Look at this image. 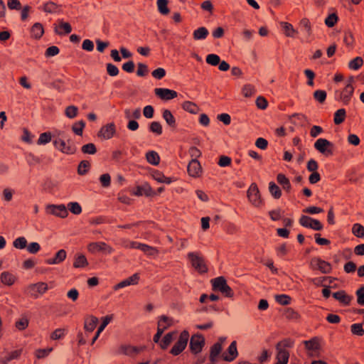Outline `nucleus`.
<instances>
[{
    "instance_id": "f257e3e1",
    "label": "nucleus",
    "mask_w": 364,
    "mask_h": 364,
    "mask_svg": "<svg viewBox=\"0 0 364 364\" xmlns=\"http://www.w3.org/2000/svg\"><path fill=\"white\" fill-rule=\"evenodd\" d=\"M213 289L221 292L227 297H232L233 291L227 284L226 280L223 277H218L211 280Z\"/></svg>"
},
{
    "instance_id": "f03ea898",
    "label": "nucleus",
    "mask_w": 364,
    "mask_h": 364,
    "mask_svg": "<svg viewBox=\"0 0 364 364\" xmlns=\"http://www.w3.org/2000/svg\"><path fill=\"white\" fill-rule=\"evenodd\" d=\"M188 257L192 267L200 273H205L208 271L204 259L198 252H189Z\"/></svg>"
},
{
    "instance_id": "7ed1b4c3",
    "label": "nucleus",
    "mask_w": 364,
    "mask_h": 364,
    "mask_svg": "<svg viewBox=\"0 0 364 364\" xmlns=\"http://www.w3.org/2000/svg\"><path fill=\"white\" fill-rule=\"evenodd\" d=\"M247 196L249 201L255 207H259L262 205V200L261 198L259 188L256 183H252L247 191Z\"/></svg>"
},
{
    "instance_id": "20e7f679",
    "label": "nucleus",
    "mask_w": 364,
    "mask_h": 364,
    "mask_svg": "<svg viewBox=\"0 0 364 364\" xmlns=\"http://www.w3.org/2000/svg\"><path fill=\"white\" fill-rule=\"evenodd\" d=\"M189 338V333L188 331L184 330L181 332L178 340L174 344L171 350V353L173 355H178L186 348Z\"/></svg>"
},
{
    "instance_id": "39448f33",
    "label": "nucleus",
    "mask_w": 364,
    "mask_h": 364,
    "mask_svg": "<svg viewBox=\"0 0 364 364\" xmlns=\"http://www.w3.org/2000/svg\"><path fill=\"white\" fill-rule=\"evenodd\" d=\"M333 144L323 138L318 139L314 143V148L324 156H330L333 154Z\"/></svg>"
},
{
    "instance_id": "423d86ee",
    "label": "nucleus",
    "mask_w": 364,
    "mask_h": 364,
    "mask_svg": "<svg viewBox=\"0 0 364 364\" xmlns=\"http://www.w3.org/2000/svg\"><path fill=\"white\" fill-rule=\"evenodd\" d=\"M353 77H350L344 89L339 93V100L344 104L348 105L354 92L353 82Z\"/></svg>"
},
{
    "instance_id": "0eeeda50",
    "label": "nucleus",
    "mask_w": 364,
    "mask_h": 364,
    "mask_svg": "<svg viewBox=\"0 0 364 364\" xmlns=\"http://www.w3.org/2000/svg\"><path fill=\"white\" fill-rule=\"evenodd\" d=\"M48 289V286L44 282H38L36 284H30L28 288V292L31 296L38 298L43 294Z\"/></svg>"
},
{
    "instance_id": "6e6552de",
    "label": "nucleus",
    "mask_w": 364,
    "mask_h": 364,
    "mask_svg": "<svg viewBox=\"0 0 364 364\" xmlns=\"http://www.w3.org/2000/svg\"><path fill=\"white\" fill-rule=\"evenodd\" d=\"M87 250L91 253L102 252L106 254H111L113 252L112 247L103 242H91L87 245Z\"/></svg>"
},
{
    "instance_id": "1a4fd4ad",
    "label": "nucleus",
    "mask_w": 364,
    "mask_h": 364,
    "mask_svg": "<svg viewBox=\"0 0 364 364\" xmlns=\"http://www.w3.org/2000/svg\"><path fill=\"white\" fill-rule=\"evenodd\" d=\"M311 267L314 269H318L322 273L327 274L331 272V264L318 257H314L311 260L310 262Z\"/></svg>"
},
{
    "instance_id": "9d476101",
    "label": "nucleus",
    "mask_w": 364,
    "mask_h": 364,
    "mask_svg": "<svg viewBox=\"0 0 364 364\" xmlns=\"http://www.w3.org/2000/svg\"><path fill=\"white\" fill-rule=\"evenodd\" d=\"M46 212L55 216L64 218L68 216V210L65 205H48L46 206Z\"/></svg>"
},
{
    "instance_id": "9b49d317",
    "label": "nucleus",
    "mask_w": 364,
    "mask_h": 364,
    "mask_svg": "<svg viewBox=\"0 0 364 364\" xmlns=\"http://www.w3.org/2000/svg\"><path fill=\"white\" fill-rule=\"evenodd\" d=\"M299 223L306 228H309L315 230H321L323 228L321 223L306 215H302L299 220Z\"/></svg>"
},
{
    "instance_id": "f8f14e48",
    "label": "nucleus",
    "mask_w": 364,
    "mask_h": 364,
    "mask_svg": "<svg viewBox=\"0 0 364 364\" xmlns=\"http://www.w3.org/2000/svg\"><path fill=\"white\" fill-rule=\"evenodd\" d=\"M53 145L55 149L63 154H72L75 152V149L69 144H67L62 138L55 137V139H53Z\"/></svg>"
},
{
    "instance_id": "ddd939ff",
    "label": "nucleus",
    "mask_w": 364,
    "mask_h": 364,
    "mask_svg": "<svg viewBox=\"0 0 364 364\" xmlns=\"http://www.w3.org/2000/svg\"><path fill=\"white\" fill-rule=\"evenodd\" d=\"M303 343L310 356H314L320 349L319 339L317 337H314L309 341H304Z\"/></svg>"
},
{
    "instance_id": "4468645a",
    "label": "nucleus",
    "mask_w": 364,
    "mask_h": 364,
    "mask_svg": "<svg viewBox=\"0 0 364 364\" xmlns=\"http://www.w3.org/2000/svg\"><path fill=\"white\" fill-rule=\"evenodd\" d=\"M204 345V338L201 335H193L190 341V348L193 353H198L201 351Z\"/></svg>"
},
{
    "instance_id": "2eb2a0df",
    "label": "nucleus",
    "mask_w": 364,
    "mask_h": 364,
    "mask_svg": "<svg viewBox=\"0 0 364 364\" xmlns=\"http://www.w3.org/2000/svg\"><path fill=\"white\" fill-rule=\"evenodd\" d=\"M155 95L163 100H169L177 97V92L168 88H155Z\"/></svg>"
},
{
    "instance_id": "dca6fc26",
    "label": "nucleus",
    "mask_w": 364,
    "mask_h": 364,
    "mask_svg": "<svg viewBox=\"0 0 364 364\" xmlns=\"http://www.w3.org/2000/svg\"><path fill=\"white\" fill-rule=\"evenodd\" d=\"M237 355V342L234 341L230 343L227 351L223 353L221 356L225 360L231 362L234 360Z\"/></svg>"
},
{
    "instance_id": "f3484780",
    "label": "nucleus",
    "mask_w": 364,
    "mask_h": 364,
    "mask_svg": "<svg viewBox=\"0 0 364 364\" xmlns=\"http://www.w3.org/2000/svg\"><path fill=\"white\" fill-rule=\"evenodd\" d=\"M115 132L116 129L114 124L109 123L103 126L100 129L98 136L104 139H109L114 136Z\"/></svg>"
},
{
    "instance_id": "a211bd4d",
    "label": "nucleus",
    "mask_w": 364,
    "mask_h": 364,
    "mask_svg": "<svg viewBox=\"0 0 364 364\" xmlns=\"http://www.w3.org/2000/svg\"><path fill=\"white\" fill-rule=\"evenodd\" d=\"M54 31L58 35L63 36L70 33L72 31V28L70 23L59 19L58 23L54 24Z\"/></svg>"
},
{
    "instance_id": "6ab92c4d",
    "label": "nucleus",
    "mask_w": 364,
    "mask_h": 364,
    "mask_svg": "<svg viewBox=\"0 0 364 364\" xmlns=\"http://www.w3.org/2000/svg\"><path fill=\"white\" fill-rule=\"evenodd\" d=\"M276 349L277 351L276 364H287L289 358V352L282 347V343H278Z\"/></svg>"
},
{
    "instance_id": "aec40b11",
    "label": "nucleus",
    "mask_w": 364,
    "mask_h": 364,
    "mask_svg": "<svg viewBox=\"0 0 364 364\" xmlns=\"http://www.w3.org/2000/svg\"><path fill=\"white\" fill-rule=\"evenodd\" d=\"M142 350L143 348H137L129 345H122L118 348L117 353L123 354L128 356H133L134 355L138 354Z\"/></svg>"
},
{
    "instance_id": "412c9836",
    "label": "nucleus",
    "mask_w": 364,
    "mask_h": 364,
    "mask_svg": "<svg viewBox=\"0 0 364 364\" xmlns=\"http://www.w3.org/2000/svg\"><path fill=\"white\" fill-rule=\"evenodd\" d=\"M139 279V277L138 274H134L132 276L129 277V278L122 281L117 285L114 287V290H118L122 288H124L126 287L130 286V285H134L138 283V281Z\"/></svg>"
},
{
    "instance_id": "4be33fe9",
    "label": "nucleus",
    "mask_w": 364,
    "mask_h": 364,
    "mask_svg": "<svg viewBox=\"0 0 364 364\" xmlns=\"http://www.w3.org/2000/svg\"><path fill=\"white\" fill-rule=\"evenodd\" d=\"M188 172L192 177H198L201 173V166L197 159H192L188 166Z\"/></svg>"
},
{
    "instance_id": "5701e85b",
    "label": "nucleus",
    "mask_w": 364,
    "mask_h": 364,
    "mask_svg": "<svg viewBox=\"0 0 364 364\" xmlns=\"http://www.w3.org/2000/svg\"><path fill=\"white\" fill-rule=\"evenodd\" d=\"M335 299L338 300L343 305H349L353 299V296L346 294L344 291H338L333 294Z\"/></svg>"
},
{
    "instance_id": "b1692460",
    "label": "nucleus",
    "mask_w": 364,
    "mask_h": 364,
    "mask_svg": "<svg viewBox=\"0 0 364 364\" xmlns=\"http://www.w3.org/2000/svg\"><path fill=\"white\" fill-rule=\"evenodd\" d=\"M98 318L94 316H89L85 318L84 328L87 332H92L95 328Z\"/></svg>"
},
{
    "instance_id": "393cba45",
    "label": "nucleus",
    "mask_w": 364,
    "mask_h": 364,
    "mask_svg": "<svg viewBox=\"0 0 364 364\" xmlns=\"http://www.w3.org/2000/svg\"><path fill=\"white\" fill-rule=\"evenodd\" d=\"M223 350V346H220V343H215L210 348V360L213 363L217 362L219 358V355H220Z\"/></svg>"
},
{
    "instance_id": "a878e982",
    "label": "nucleus",
    "mask_w": 364,
    "mask_h": 364,
    "mask_svg": "<svg viewBox=\"0 0 364 364\" xmlns=\"http://www.w3.org/2000/svg\"><path fill=\"white\" fill-rule=\"evenodd\" d=\"M281 25L284 34L287 36L294 38L298 33V31L294 29L291 23L287 22H282Z\"/></svg>"
},
{
    "instance_id": "bb28decb",
    "label": "nucleus",
    "mask_w": 364,
    "mask_h": 364,
    "mask_svg": "<svg viewBox=\"0 0 364 364\" xmlns=\"http://www.w3.org/2000/svg\"><path fill=\"white\" fill-rule=\"evenodd\" d=\"M176 335V331H172L168 333L164 336L161 341L160 342V346L162 349H166L171 344V343L173 341L175 336Z\"/></svg>"
},
{
    "instance_id": "cd10ccee",
    "label": "nucleus",
    "mask_w": 364,
    "mask_h": 364,
    "mask_svg": "<svg viewBox=\"0 0 364 364\" xmlns=\"http://www.w3.org/2000/svg\"><path fill=\"white\" fill-rule=\"evenodd\" d=\"M173 324V320L172 318L166 316H161L158 321V326L163 330H166L168 327Z\"/></svg>"
},
{
    "instance_id": "c85d7f7f",
    "label": "nucleus",
    "mask_w": 364,
    "mask_h": 364,
    "mask_svg": "<svg viewBox=\"0 0 364 364\" xmlns=\"http://www.w3.org/2000/svg\"><path fill=\"white\" fill-rule=\"evenodd\" d=\"M0 279L3 284L9 286L12 285L16 281V277L9 272H2Z\"/></svg>"
},
{
    "instance_id": "c756f323",
    "label": "nucleus",
    "mask_w": 364,
    "mask_h": 364,
    "mask_svg": "<svg viewBox=\"0 0 364 364\" xmlns=\"http://www.w3.org/2000/svg\"><path fill=\"white\" fill-rule=\"evenodd\" d=\"M146 161L151 165L156 166L159 164L160 157L155 151H149L146 154Z\"/></svg>"
},
{
    "instance_id": "7c9ffc66",
    "label": "nucleus",
    "mask_w": 364,
    "mask_h": 364,
    "mask_svg": "<svg viewBox=\"0 0 364 364\" xmlns=\"http://www.w3.org/2000/svg\"><path fill=\"white\" fill-rule=\"evenodd\" d=\"M21 353V350H14L9 353H8L6 355L3 357L1 359V364H8L10 361L14 359H18Z\"/></svg>"
},
{
    "instance_id": "2f4dec72",
    "label": "nucleus",
    "mask_w": 364,
    "mask_h": 364,
    "mask_svg": "<svg viewBox=\"0 0 364 364\" xmlns=\"http://www.w3.org/2000/svg\"><path fill=\"white\" fill-rule=\"evenodd\" d=\"M277 182L282 186L283 189L289 192L291 189L289 180L282 173H279L277 177Z\"/></svg>"
},
{
    "instance_id": "473e14b6",
    "label": "nucleus",
    "mask_w": 364,
    "mask_h": 364,
    "mask_svg": "<svg viewBox=\"0 0 364 364\" xmlns=\"http://www.w3.org/2000/svg\"><path fill=\"white\" fill-rule=\"evenodd\" d=\"M124 117L126 119L131 120V119H139L141 117V109L139 108H136L135 109H124Z\"/></svg>"
},
{
    "instance_id": "72a5a7b5",
    "label": "nucleus",
    "mask_w": 364,
    "mask_h": 364,
    "mask_svg": "<svg viewBox=\"0 0 364 364\" xmlns=\"http://www.w3.org/2000/svg\"><path fill=\"white\" fill-rule=\"evenodd\" d=\"M182 108L191 114H196L199 111V107L193 102L190 101L184 102Z\"/></svg>"
},
{
    "instance_id": "f704fd0d",
    "label": "nucleus",
    "mask_w": 364,
    "mask_h": 364,
    "mask_svg": "<svg viewBox=\"0 0 364 364\" xmlns=\"http://www.w3.org/2000/svg\"><path fill=\"white\" fill-rule=\"evenodd\" d=\"M208 35V31L205 27H200L193 32V38L196 40H203Z\"/></svg>"
},
{
    "instance_id": "c9c22d12",
    "label": "nucleus",
    "mask_w": 364,
    "mask_h": 364,
    "mask_svg": "<svg viewBox=\"0 0 364 364\" xmlns=\"http://www.w3.org/2000/svg\"><path fill=\"white\" fill-rule=\"evenodd\" d=\"M88 264L87 260L85 255H78L76 256L75 259V262L73 263V266L75 268H82L85 267Z\"/></svg>"
},
{
    "instance_id": "e433bc0d",
    "label": "nucleus",
    "mask_w": 364,
    "mask_h": 364,
    "mask_svg": "<svg viewBox=\"0 0 364 364\" xmlns=\"http://www.w3.org/2000/svg\"><path fill=\"white\" fill-rule=\"evenodd\" d=\"M43 28L41 23H35L31 28V35L36 38H40L43 34Z\"/></svg>"
},
{
    "instance_id": "4c0bfd02",
    "label": "nucleus",
    "mask_w": 364,
    "mask_h": 364,
    "mask_svg": "<svg viewBox=\"0 0 364 364\" xmlns=\"http://www.w3.org/2000/svg\"><path fill=\"white\" fill-rule=\"evenodd\" d=\"M41 9L46 13H56L58 6L53 1H48L43 5Z\"/></svg>"
},
{
    "instance_id": "58836bf2",
    "label": "nucleus",
    "mask_w": 364,
    "mask_h": 364,
    "mask_svg": "<svg viewBox=\"0 0 364 364\" xmlns=\"http://www.w3.org/2000/svg\"><path fill=\"white\" fill-rule=\"evenodd\" d=\"M269 191L271 195L274 198H279L282 196V192L278 186H277L274 182H270L269 183Z\"/></svg>"
},
{
    "instance_id": "ea45409f",
    "label": "nucleus",
    "mask_w": 364,
    "mask_h": 364,
    "mask_svg": "<svg viewBox=\"0 0 364 364\" xmlns=\"http://www.w3.org/2000/svg\"><path fill=\"white\" fill-rule=\"evenodd\" d=\"M346 117V110L344 109H338L334 114V123L336 124H341Z\"/></svg>"
},
{
    "instance_id": "a19ab883",
    "label": "nucleus",
    "mask_w": 364,
    "mask_h": 364,
    "mask_svg": "<svg viewBox=\"0 0 364 364\" xmlns=\"http://www.w3.org/2000/svg\"><path fill=\"white\" fill-rule=\"evenodd\" d=\"M163 118L166 121V122L171 127H174L176 124V120L172 114V113L168 110L165 109L163 112Z\"/></svg>"
},
{
    "instance_id": "79ce46f5",
    "label": "nucleus",
    "mask_w": 364,
    "mask_h": 364,
    "mask_svg": "<svg viewBox=\"0 0 364 364\" xmlns=\"http://www.w3.org/2000/svg\"><path fill=\"white\" fill-rule=\"evenodd\" d=\"M352 232L358 237H364V227L360 223H355L352 228Z\"/></svg>"
},
{
    "instance_id": "37998d69",
    "label": "nucleus",
    "mask_w": 364,
    "mask_h": 364,
    "mask_svg": "<svg viewBox=\"0 0 364 364\" xmlns=\"http://www.w3.org/2000/svg\"><path fill=\"white\" fill-rule=\"evenodd\" d=\"M153 178L159 183H164L166 184H169L171 183V179L170 178L166 177L159 171H155L153 173Z\"/></svg>"
},
{
    "instance_id": "c03bdc74",
    "label": "nucleus",
    "mask_w": 364,
    "mask_h": 364,
    "mask_svg": "<svg viewBox=\"0 0 364 364\" xmlns=\"http://www.w3.org/2000/svg\"><path fill=\"white\" fill-rule=\"evenodd\" d=\"M52 139V135L50 132H43L40 134L38 139V144L44 145L50 142Z\"/></svg>"
},
{
    "instance_id": "a18cd8bd",
    "label": "nucleus",
    "mask_w": 364,
    "mask_h": 364,
    "mask_svg": "<svg viewBox=\"0 0 364 364\" xmlns=\"http://www.w3.org/2000/svg\"><path fill=\"white\" fill-rule=\"evenodd\" d=\"M256 92L255 87L250 84L244 85L242 90V92L245 97H250L255 95Z\"/></svg>"
},
{
    "instance_id": "49530a36",
    "label": "nucleus",
    "mask_w": 364,
    "mask_h": 364,
    "mask_svg": "<svg viewBox=\"0 0 364 364\" xmlns=\"http://www.w3.org/2000/svg\"><path fill=\"white\" fill-rule=\"evenodd\" d=\"M363 64V60L360 57H356L350 61L348 66L352 70L359 69Z\"/></svg>"
},
{
    "instance_id": "de8ad7c7",
    "label": "nucleus",
    "mask_w": 364,
    "mask_h": 364,
    "mask_svg": "<svg viewBox=\"0 0 364 364\" xmlns=\"http://www.w3.org/2000/svg\"><path fill=\"white\" fill-rule=\"evenodd\" d=\"M78 113V108L74 105L68 106L65 111L67 117L70 119L75 118Z\"/></svg>"
},
{
    "instance_id": "09e8293b",
    "label": "nucleus",
    "mask_w": 364,
    "mask_h": 364,
    "mask_svg": "<svg viewBox=\"0 0 364 364\" xmlns=\"http://www.w3.org/2000/svg\"><path fill=\"white\" fill-rule=\"evenodd\" d=\"M13 245L17 249L22 250L27 247V240L24 237H19L13 242Z\"/></svg>"
},
{
    "instance_id": "8fccbe9b",
    "label": "nucleus",
    "mask_w": 364,
    "mask_h": 364,
    "mask_svg": "<svg viewBox=\"0 0 364 364\" xmlns=\"http://www.w3.org/2000/svg\"><path fill=\"white\" fill-rule=\"evenodd\" d=\"M69 209V210L75 214V215H79L82 212V208L80 204L77 202H70L68 204L67 209Z\"/></svg>"
},
{
    "instance_id": "3c124183",
    "label": "nucleus",
    "mask_w": 364,
    "mask_h": 364,
    "mask_svg": "<svg viewBox=\"0 0 364 364\" xmlns=\"http://www.w3.org/2000/svg\"><path fill=\"white\" fill-rule=\"evenodd\" d=\"M141 250L148 256L154 257L158 254V250L156 248L145 244L142 245Z\"/></svg>"
},
{
    "instance_id": "603ef678",
    "label": "nucleus",
    "mask_w": 364,
    "mask_h": 364,
    "mask_svg": "<svg viewBox=\"0 0 364 364\" xmlns=\"http://www.w3.org/2000/svg\"><path fill=\"white\" fill-rule=\"evenodd\" d=\"M168 1L167 0H157V6L159 12L161 14H167L169 11L167 7Z\"/></svg>"
},
{
    "instance_id": "864d4df0",
    "label": "nucleus",
    "mask_w": 364,
    "mask_h": 364,
    "mask_svg": "<svg viewBox=\"0 0 364 364\" xmlns=\"http://www.w3.org/2000/svg\"><path fill=\"white\" fill-rule=\"evenodd\" d=\"M53 351V348H48L44 349H38L36 350L35 355L37 358L42 359L46 358L50 353Z\"/></svg>"
},
{
    "instance_id": "5fc2aeb1",
    "label": "nucleus",
    "mask_w": 364,
    "mask_h": 364,
    "mask_svg": "<svg viewBox=\"0 0 364 364\" xmlns=\"http://www.w3.org/2000/svg\"><path fill=\"white\" fill-rule=\"evenodd\" d=\"M85 126V123L81 120L75 123L73 126V131L77 134L81 136L82 134V130Z\"/></svg>"
},
{
    "instance_id": "6e6d98bb",
    "label": "nucleus",
    "mask_w": 364,
    "mask_h": 364,
    "mask_svg": "<svg viewBox=\"0 0 364 364\" xmlns=\"http://www.w3.org/2000/svg\"><path fill=\"white\" fill-rule=\"evenodd\" d=\"M122 245L126 248L139 249L141 250L143 244L135 241L124 240Z\"/></svg>"
},
{
    "instance_id": "4d7b16f0",
    "label": "nucleus",
    "mask_w": 364,
    "mask_h": 364,
    "mask_svg": "<svg viewBox=\"0 0 364 364\" xmlns=\"http://www.w3.org/2000/svg\"><path fill=\"white\" fill-rule=\"evenodd\" d=\"M82 151L84 154H95L97 151V149L94 144L89 143L82 146Z\"/></svg>"
},
{
    "instance_id": "13d9d810",
    "label": "nucleus",
    "mask_w": 364,
    "mask_h": 364,
    "mask_svg": "<svg viewBox=\"0 0 364 364\" xmlns=\"http://www.w3.org/2000/svg\"><path fill=\"white\" fill-rule=\"evenodd\" d=\"M220 58L216 54H209L206 56L207 63L211 65H217L220 63Z\"/></svg>"
},
{
    "instance_id": "bf43d9fd",
    "label": "nucleus",
    "mask_w": 364,
    "mask_h": 364,
    "mask_svg": "<svg viewBox=\"0 0 364 364\" xmlns=\"http://www.w3.org/2000/svg\"><path fill=\"white\" fill-rule=\"evenodd\" d=\"M112 318L113 315L106 316L102 318V323L97 329V334H100L104 331L105 327L109 323Z\"/></svg>"
},
{
    "instance_id": "052dcab7",
    "label": "nucleus",
    "mask_w": 364,
    "mask_h": 364,
    "mask_svg": "<svg viewBox=\"0 0 364 364\" xmlns=\"http://www.w3.org/2000/svg\"><path fill=\"white\" fill-rule=\"evenodd\" d=\"M275 300L279 304L287 305L290 303L291 298L286 294H279L275 296Z\"/></svg>"
},
{
    "instance_id": "680f3d73",
    "label": "nucleus",
    "mask_w": 364,
    "mask_h": 364,
    "mask_svg": "<svg viewBox=\"0 0 364 364\" xmlns=\"http://www.w3.org/2000/svg\"><path fill=\"white\" fill-rule=\"evenodd\" d=\"M149 129L153 133H155L158 135L162 133V127L159 122H152L150 124Z\"/></svg>"
},
{
    "instance_id": "e2e57ef3",
    "label": "nucleus",
    "mask_w": 364,
    "mask_h": 364,
    "mask_svg": "<svg viewBox=\"0 0 364 364\" xmlns=\"http://www.w3.org/2000/svg\"><path fill=\"white\" fill-rule=\"evenodd\" d=\"M90 167V164L87 161H82L80 163L77 168V173L80 175H84L87 173Z\"/></svg>"
},
{
    "instance_id": "0e129e2a",
    "label": "nucleus",
    "mask_w": 364,
    "mask_h": 364,
    "mask_svg": "<svg viewBox=\"0 0 364 364\" xmlns=\"http://www.w3.org/2000/svg\"><path fill=\"white\" fill-rule=\"evenodd\" d=\"M314 98L319 102H323L326 98V92L324 90H318L314 93Z\"/></svg>"
},
{
    "instance_id": "69168bd1",
    "label": "nucleus",
    "mask_w": 364,
    "mask_h": 364,
    "mask_svg": "<svg viewBox=\"0 0 364 364\" xmlns=\"http://www.w3.org/2000/svg\"><path fill=\"white\" fill-rule=\"evenodd\" d=\"M351 331L353 334L358 336H363L364 334V330L360 323H354L351 326Z\"/></svg>"
},
{
    "instance_id": "338daca9",
    "label": "nucleus",
    "mask_w": 364,
    "mask_h": 364,
    "mask_svg": "<svg viewBox=\"0 0 364 364\" xmlns=\"http://www.w3.org/2000/svg\"><path fill=\"white\" fill-rule=\"evenodd\" d=\"M26 248L29 253L36 254L40 250L41 246L38 242H33L28 245Z\"/></svg>"
},
{
    "instance_id": "774afa93",
    "label": "nucleus",
    "mask_w": 364,
    "mask_h": 364,
    "mask_svg": "<svg viewBox=\"0 0 364 364\" xmlns=\"http://www.w3.org/2000/svg\"><path fill=\"white\" fill-rule=\"evenodd\" d=\"M357 301L360 305H364V287L356 291Z\"/></svg>"
}]
</instances>
